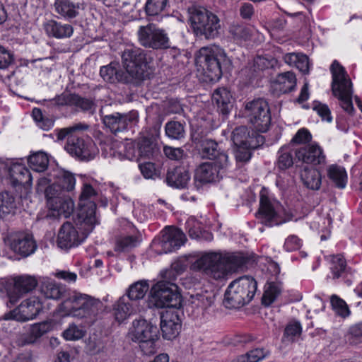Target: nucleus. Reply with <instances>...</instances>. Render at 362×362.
Segmentation results:
<instances>
[{"instance_id": "nucleus-37", "label": "nucleus", "mask_w": 362, "mask_h": 362, "mask_svg": "<svg viewBox=\"0 0 362 362\" xmlns=\"http://www.w3.org/2000/svg\"><path fill=\"white\" fill-rule=\"evenodd\" d=\"M296 85V76L291 71H286L278 74L274 83V89L280 93H287L292 91Z\"/></svg>"}, {"instance_id": "nucleus-4", "label": "nucleus", "mask_w": 362, "mask_h": 362, "mask_svg": "<svg viewBox=\"0 0 362 362\" xmlns=\"http://www.w3.org/2000/svg\"><path fill=\"white\" fill-rule=\"evenodd\" d=\"M88 128L87 124L78 123L72 127L58 129L57 133L58 140H64L67 138V143L65 146L66 151L81 160H90L93 157L94 145L92 141L89 139L86 140L77 133L78 131L85 130Z\"/></svg>"}, {"instance_id": "nucleus-27", "label": "nucleus", "mask_w": 362, "mask_h": 362, "mask_svg": "<svg viewBox=\"0 0 362 362\" xmlns=\"http://www.w3.org/2000/svg\"><path fill=\"white\" fill-rule=\"evenodd\" d=\"M40 292L46 298L52 300H59L66 296V287L54 280L43 277L40 281Z\"/></svg>"}, {"instance_id": "nucleus-18", "label": "nucleus", "mask_w": 362, "mask_h": 362, "mask_svg": "<svg viewBox=\"0 0 362 362\" xmlns=\"http://www.w3.org/2000/svg\"><path fill=\"white\" fill-rule=\"evenodd\" d=\"M186 237L182 230L166 227L160 238L154 240L152 247L158 254L172 252L179 249L185 242Z\"/></svg>"}, {"instance_id": "nucleus-54", "label": "nucleus", "mask_w": 362, "mask_h": 362, "mask_svg": "<svg viewBox=\"0 0 362 362\" xmlns=\"http://www.w3.org/2000/svg\"><path fill=\"white\" fill-rule=\"evenodd\" d=\"M301 333V326L299 322H295L288 324L284 330V338L289 342H293L296 337Z\"/></svg>"}, {"instance_id": "nucleus-39", "label": "nucleus", "mask_w": 362, "mask_h": 362, "mask_svg": "<svg viewBox=\"0 0 362 362\" xmlns=\"http://www.w3.org/2000/svg\"><path fill=\"white\" fill-rule=\"evenodd\" d=\"M17 205L16 199L7 191L0 193V218H5L16 213Z\"/></svg>"}, {"instance_id": "nucleus-57", "label": "nucleus", "mask_w": 362, "mask_h": 362, "mask_svg": "<svg viewBox=\"0 0 362 362\" xmlns=\"http://www.w3.org/2000/svg\"><path fill=\"white\" fill-rule=\"evenodd\" d=\"M14 63L13 54L0 45V69H6Z\"/></svg>"}, {"instance_id": "nucleus-60", "label": "nucleus", "mask_w": 362, "mask_h": 362, "mask_svg": "<svg viewBox=\"0 0 362 362\" xmlns=\"http://www.w3.org/2000/svg\"><path fill=\"white\" fill-rule=\"evenodd\" d=\"M313 110L317 112L322 120H326L328 122L332 121L331 112L327 105L315 102L313 105Z\"/></svg>"}, {"instance_id": "nucleus-62", "label": "nucleus", "mask_w": 362, "mask_h": 362, "mask_svg": "<svg viewBox=\"0 0 362 362\" xmlns=\"http://www.w3.org/2000/svg\"><path fill=\"white\" fill-rule=\"evenodd\" d=\"M267 355V352L263 349H255L247 353L245 356L248 362H259Z\"/></svg>"}, {"instance_id": "nucleus-48", "label": "nucleus", "mask_w": 362, "mask_h": 362, "mask_svg": "<svg viewBox=\"0 0 362 362\" xmlns=\"http://www.w3.org/2000/svg\"><path fill=\"white\" fill-rule=\"evenodd\" d=\"M71 106H75L83 112L93 115L95 112L96 104L90 98H83L74 93Z\"/></svg>"}, {"instance_id": "nucleus-16", "label": "nucleus", "mask_w": 362, "mask_h": 362, "mask_svg": "<svg viewBox=\"0 0 362 362\" xmlns=\"http://www.w3.org/2000/svg\"><path fill=\"white\" fill-rule=\"evenodd\" d=\"M109 108L110 107L107 105L102 107L99 113L103 124L112 133L117 134L122 132L138 120V113L136 111L124 114L117 112L110 113Z\"/></svg>"}, {"instance_id": "nucleus-38", "label": "nucleus", "mask_w": 362, "mask_h": 362, "mask_svg": "<svg viewBox=\"0 0 362 362\" xmlns=\"http://www.w3.org/2000/svg\"><path fill=\"white\" fill-rule=\"evenodd\" d=\"M79 3L74 4L70 0H56L54 2L55 11L65 18L71 19L78 15Z\"/></svg>"}, {"instance_id": "nucleus-32", "label": "nucleus", "mask_w": 362, "mask_h": 362, "mask_svg": "<svg viewBox=\"0 0 362 362\" xmlns=\"http://www.w3.org/2000/svg\"><path fill=\"white\" fill-rule=\"evenodd\" d=\"M190 176L188 170L183 166L168 168L165 181L169 186L175 188H185Z\"/></svg>"}, {"instance_id": "nucleus-5", "label": "nucleus", "mask_w": 362, "mask_h": 362, "mask_svg": "<svg viewBox=\"0 0 362 362\" xmlns=\"http://www.w3.org/2000/svg\"><path fill=\"white\" fill-rule=\"evenodd\" d=\"M257 283L249 276H241L233 281L228 286L223 304L228 308H238L250 303L257 291Z\"/></svg>"}, {"instance_id": "nucleus-15", "label": "nucleus", "mask_w": 362, "mask_h": 362, "mask_svg": "<svg viewBox=\"0 0 362 362\" xmlns=\"http://www.w3.org/2000/svg\"><path fill=\"white\" fill-rule=\"evenodd\" d=\"M137 37L140 45L145 48L164 49L170 47V39L165 30L152 23L140 26Z\"/></svg>"}, {"instance_id": "nucleus-56", "label": "nucleus", "mask_w": 362, "mask_h": 362, "mask_svg": "<svg viewBox=\"0 0 362 362\" xmlns=\"http://www.w3.org/2000/svg\"><path fill=\"white\" fill-rule=\"evenodd\" d=\"M237 148L235 151V157L238 163L244 164L248 162L251 158L250 149L253 148L247 147V146H236Z\"/></svg>"}, {"instance_id": "nucleus-55", "label": "nucleus", "mask_w": 362, "mask_h": 362, "mask_svg": "<svg viewBox=\"0 0 362 362\" xmlns=\"http://www.w3.org/2000/svg\"><path fill=\"white\" fill-rule=\"evenodd\" d=\"M74 93H62L57 95L54 98L50 100L49 106L52 107H62V106H71Z\"/></svg>"}, {"instance_id": "nucleus-34", "label": "nucleus", "mask_w": 362, "mask_h": 362, "mask_svg": "<svg viewBox=\"0 0 362 362\" xmlns=\"http://www.w3.org/2000/svg\"><path fill=\"white\" fill-rule=\"evenodd\" d=\"M253 33V28L243 23H232L228 27L230 38L239 45L251 40Z\"/></svg>"}, {"instance_id": "nucleus-40", "label": "nucleus", "mask_w": 362, "mask_h": 362, "mask_svg": "<svg viewBox=\"0 0 362 362\" xmlns=\"http://www.w3.org/2000/svg\"><path fill=\"white\" fill-rule=\"evenodd\" d=\"M303 184L309 189L317 190L321 185V175L316 169L305 167L300 174Z\"/></svg>"}, {"instance_id": "nucleus-22", "label": "nucleus", "mask_w": 362, "mask_h": 362, "mask_svg": "<svg viewBox=\"0 0 362 362\" xmlns=\"http://www.w3.org/2000/svg\"><path fill=\"white\" fill-rule=\"evenodd\" d=\"M229 169L230 168L221 169L220 167L214 162L202 163L195 170V182L207 184L218 182Z\"/></svg>"}, {"instance_id": "nucleus-63", "label": "nucleus", "mask_w": 362, "mask_h": 362, "mask_svg": "<svg viewBox=\"0 0 362 362\" xmlns=\"http://www.w3.org/2000/svg\"><path fill=\"white\" fill-rule=\"evenodd\" d=\"M301 240L296 235H291L288 236L285 241L284 247L288 251H293L300 249Z\"/></svg>"}, {"instance_id": "nucleus-1", "label": "nucleus", "mask_w": 362, "mask_h": 362, "mask_svg": "<svg viewBox=\"0 0 362 362\" xmlns=\"http://www.w3.org/2000/svg\"><path fill=\"white\" fill-rule=\"evenodd\" d=\"M243 253H223L209 252L202 254L190 267L194 272H202L215 280H221L247 262Z\"/></svg>"}, {"instance_id": "nucleus-46", "label": "nucleus", "mask_w": 362, "mask_h": 362, "mask_svg": "<svg viewBox=\"0 0 362 362\" xmlns=\"http://www.w3.org/2000/svg\"><path fill=\"white\" fill-rule=\"evenodd\" d=\"M293 165V158L288 146H283L278 151L276 167L280 170L288 169Z\"/></svg>"}, {"instance_id": "nucleus-23", "label": "nucleus", "mask_w": 362, "mask_h": 362, "mask_svg": "<svg viewBox=\"0 0 362 362\" xmlns=\"http://www.w3.org/2000/svg\"><path fill=\"white\" fill-rule=\"evenodd\" d=\"M201 153L203 158L214 160L221 169L230 168L227 153L222 150L218 144L212 139H204L202 141Z\"/></svg>"}, {"instance_id": "nucleus-9", "label": "nucleus", "mask_w": 362, "mask_h": 362, "mask_svg": "<svg viewBox=\"0 0 362 362\" xmlns=\"http://www.w3.org/2000/svg\"><path fill=\"white\" fill-rule=\"evenodd\" d=\"M243 115L251 128L258 132H266L271 124L272 116L268 103L257 98L245 103Z\"/></svg>"}, {"instance_id": "nucleus-7", "label": "nucleus", "mask_w": 362, "mask_h": 362, "mask_svg": "<svg viewBox=\"0 0 362 362\" xmlns=\"http://www.w3.org/2000/svg\"><path fill=\"white\" fill-rule=\"evenodd\" d=\"M330 70L332 74V90L340 101V106L345 112L352 114V83L344 68L337 61H334Z\"/></svg>"}, {"instance_id": "nucleus-45", "label": "nucleus", "mask_w": 362, "mask_h": 362, "mask_svg": "<svg viewBox=\"0 0 362 362\" xmlns=\"http://www.w3.org/2000/svg\"><path fill=\"white\" fill-rule=\"evenodd\" d=\"M49 330V325L47 322H42L33 325L27 334L23 337L25 344H33L40 338L43 334Z\"/></svg>"}, {"instance_id": "nucleus-8", "label": "nucleus", "mask_w": 362, "mask_h": 362, "mask_svg": "<svg viewBox=\"0 0 362 362\" xmlns=\"http://www.w3.org/2000/svg\"><path fill=\"white\" fill-rule=\"evenodd\" d=\"M197 61L211 81L220 79L222 76V64L228 65L230 63L225 51L218 46L202 47L199 50Z\"/></svg>"}, {"instance_id": "nucleus-33", "label": "nucleus", "mask_w": 362, "mask_h": 362, "mask_svg": "<svg viewBox=\"0 0 362 362\" xmlns=\"http://www.w3.org/2000/svg\"><path fill=\"white\" fill-rule=\"evenodd\" d=\"M233 97L226 88H216L212 94V101L223 115H228L233 107Z\"/></svg>"}, {"instance_id": "nucleus-42", "label": "nucleus", "mask_w": 362, "mask_h": 362, "mask_svg": "<svg viewBox=\"0 0 362 362\" xmlns=\"http://www.w3.org/2000/svg\"><path fill=\"white\" fill-rule=\"evenodd\" d=\"M149 289L148 284L146 281H139L132 284L127 291V298L129 300L137 303L136 302L142 299Z\"/></svg>"}, {"instance_id": "nucleus-47", "label": "nucleus", "mask_w": 362, "mask_h": 362, "mask_svg": "<svg viewBox=\"0 0 362 362\" xmlns=\"http://www.w3.org/2000/svg\"><path fill=\"white\" fill-rule=\"evenodd\" d=\"M28 163L34 171L42 172L47 168L49 159L46 153L37 152L28 158Z\"/></svg>"}, {"instance_id": "nucleus-36", "label": "nucleus", "mask_w": 362, "mask_h": 362, "mask_svg": "<svg viewBox=\"0 0 362 362\" xmlns=\"http://www.w3.org/2000/svg\"><path fill=\"white\" fill-rule=\"evenodd\" d=\"M52 176L56 179L52 185L57 186L62 192H71L74 189L76 179L74 174L62 170H57L54 172Z\"/></svg>"}, {"instance_id": "nucleus-35", "label": "nucleus", "mask_w": 362, "mask_h": 362, "mask_svg": "<svg viewBox=\"0 0 362 362\" xmlns=\"http://www.w3.org/2000/svg\"><path fill=\"white\" fill-rule=\"evenodd\" d=\"M44 29L48 36L57 39L69 37L74 32L71 25L62 24L54 20H49L45 23Z\"/></svg>"}, {"instance_id": "nucleus-31", "label": "nucleus", "mask_w": 362, "mask_h": 362, "mask_svg": "<svg viewBox=\"0 0 362 362\" xmlns=\"http://www.w3.org/2000/svg\"><path fill=\"white\" fill-rule=\"evenodd\" d=\"M138 305L125 296L120 297L113 305V315L119 322H123L137 311Z\"/></svg>"}, {"instance_id": "nucleus-25", "label": "nucleus", "mask_w": 362, "mask_h": 362, "mask_svg": "<svg viewBox=\"0 0 362 362\" xmlns=\"http://www.w3.org/2000/svg\"><path fill=\"white\" fill-rule=\"evenodd\" d=\"M42 309V305L36 297L23 301L21 305L11 312V318L21 322L34 319Z\"/></svg>"}, {"instance_id": "nucleus-59", "label": "nucleus", "mask_w": 362, "mask_h": 362, "mask_svg": "<svg viewBox=\"0 0 362 362\" xmlns=\"http://www.w3.org/2000/svg\"><path fill=\"white\" fill-rule=\"evenodd\" d=\"M63 336L66 340H78L84 336V332L72 324L64 331Z\"/></svg>"}, {"instance_id": "nucleus-13", "label": "nucleus", "mask_w": 362, "mask_h": 362, "mask_svg": "<svg viewBox=\"0 0 362 362\" xmlns=\"http://www.w3.org/2000/svg\"><path fill=\"white\" fill-rule=\"evenodd\" d=\"M47 204L49 209L48 217L68 218L74 211V204L70 197L66 195L54 185H50L45 189Z\"/></svg>"}, {"instance_id": "nucleus-3", "label": "nucleus", "mask_w": 362, "mask_h": 362, "mask_svg": "<svg viewBox=\"0 0 362 362\" xmlns=\"http://www.w3.org/2000/svg\"><path fill=\"white\" fill-rule=\"evenodd\" d=\"M188 12L190 27L197 37L214 40L220 35L221 26L216 14L202 6H192Z\"/></svg>"}, {"instance_id": "nucleus-29", "label": "nucleus", "mask_w": 362, "mask_h": 362, "mask_svg": "<svg viewBox=\"0 0 362 362\" xmlns=\"http://www.w3.org/2000/svg\"><path fill=\"white\" fill-rule=\"evenodd\" d=\"M214 300L215 295L212 291H204L190 296L189 306L196 310L197 314L204 315L212 307Z\"/></svg>"}, {"instance_id": "nucleus-50", "label": "nucleus", "mask_w": 362, "mask_h": 362, "mask_svg": "<svg viewBox=\"0 0 362 362\" xmlns=\"http://www.w3.org/2000/svg\"><path fill=\"white\" fill-rule=\"evenodd\" d=\"M168 6V0H146L145 12L148 17L161 14Z\"/></svg>"}, {"instance_id": "nucleus-52", "label": "nucleus", "mask_w": 362, "mask_h": 362, "mask_svg": "<svg viewBox=\"0 0 362 362\" xmlns=\"http://www.w3.org/2000/svg\"><path fill=\"white\" fill-rule=\"evenodd\" d=\"M281 291V289L278 284L275 283L268 284L262 298V304L266 306L270 305L279 296Z\"/></svg>"}, {"instance_id": "nucleus-28", "label": "nucleus", "mask_w": 362, "mask_h": 362, "mask_svg": "<svg viewBox=\"0 0 362 362\" xmlns=\"http://www.w3.org/2000/svg\"><path fill=\"white\" fill-rule=\"evenodd\" d=\"M11 185L13 187L23 186L27 190L32 183V175L29 170L21 164H13L9 168Z\"/></svg>"}, {"instance_id": "nucleus-20", "label": "nucleus", "mask_w": 362, "mask_h": 362, "mask_svg": "<svg viewBox=\"0 0 362 362\" xmlns=\"http://www.w3.org/2000/svg\"><path fill=\"white\" fill-rule=\"evenodd\" d=\"M160 330L163 337L167 340L175 339L181 329V320L177 311L166 310L160 313Z\"/></svg>"}, {"instance_id": "nucleus-19", "label": "nucleus", "mask_w": 362, "mask_h": 362, "mask_svg": "<svg viewBox=\"0 0 362 362\" xmlns=\"http://www.w3.org/2000/svg\"><path fill=\"white\" fill-rule=\"evenodd\" d=\"M13 285L7 289V296L11 305L36 288L38 281L35 276L19 275L13 279Z\"/></svg>"}, {"instance_id": "nucleus-61", "label": "nucleus", "mask_w": 362, "mask_h": 362, "mask_svg": "<svg viewBox=\"0 0 362 362\" xmlns=\"http://www.w3.org/2000/svg\"><path fill=\"white\" fill-rule=\"evenodd\" d=\"M312 136L306 129H300L292 139L291 144H306L311 141Z\"/></svg>"}, {"instance_id": "nucleus-17", "label": "nucleus", "mask_w": 362, "mask_h": 362, "mask_svg": "<svg viewBox=\"0 0 362 362\" xmlns=\"http://www.w3.org/2000/svg\"><path fill=\"white\" fill-rule=\"evenodd\" d=\"M76 221L79 232L69 222L64 223L62 226L57 237V245L62 249H69L78 245L91 232L86 233V227L81 224L82 222L79 221L78 216Z\"/></svg>"}, {"instance_id": "nucleus-12", "label": "nucleus", "mask_w": 362, "mask_h": 362, "mask_svg": "<svg viewBox=\"0 0 362 362\" xmlns=\"http://www.w3.org/2000/svg\"><path fill=\"white\" fill-rule=\"evenodd\" d=\"M279 202L272 199L265 189L259 194V207L255 214L257 220L267 226H279L291 219V216L282 217L280 214Z\"/></svg>"}, {"instance_id": "nucleus-14", "label": "nucleus", "mask_w": 362, "mask_h": 362, "mask_svg": "<svg viewBox=\"0 0 362 362\" xmlns=\"http://www.w3.org/2000/svg\"><path fill=\"white\" fill-rule=\"evenodd\" d=\"M177 286L169 282H158L151 290L150 304L158 308H179L181 296Z\"/></svg>"}, {"instance_id": "nucleus-58", "label": "nucleus", "mask_w": 362, "mask_h": 362, "mask_svg": "<svg viewBox=\"0 0 362 362\" xmlns=\"http://www.w3.org/2000/svg\"><path fill=\"white\" fill-rule=\"evenodd\" d=\"M139 167L141 174L144 175L145 178L155 179L156 177L159 176L158 170H156L154 163L151 162L140 163L139 165Z\"/></svg>"}, {"instance_id": "nucleus-2", "label": "nucleus", "mask_w": 362, "mask_h": 362, "mask_svg": "<svg viewBox=\"0 0 362 362\" xmlns=\"http://www.w3.org/2000/svg\"><path fill=\"white\" fill-rule=\"evenodd\" d=\"M62 305L69 315L83 319L88 326L92 325L104 310V305L99 299L77 293L69 296Z\"/></svg>"}, {"instance_id": "nucleus-44", "label": "nucleus", "mask_w": 362, "mask_h": 362, "mask_svg": "<svg viewBox=\"0 0 362 362\" xmlns=\"http://www.w3.org/2000/svg\"><path fill=\"white\" fill-rule=\"evenodd\" d=\"M139 243L135 235H121L116 238L114 250L117 252H127L136 247Z\"/></svg>"}, {"instance_id": "nucleus-64", "label": "nucleus", "mask_w": 362, "mask_h": 362, "mask_svg": "<svg viewBox=\"0 0 362 362\" xmlns=\"http://www.w3.org/2000/svg\"><path fill=\"white\" fill-rule=\"evenodd\" d=\"M164 153L171 160H180L184 155V151L180 148L166 146L164 148Z\"/></svg>"}, {"instance_id": "nucleus-6", "label": "nucleus", "mask_w": 362, "mask_h": 362, "mask_svg": "<svg viewBox=\"0 0 362 362\" xmlns=\"http://www.w3.org/2000/svg\"><path fill=\"white\" fill-rule=\"evenodd\" d=\"M122 63L129 85L136 86L145 79L147 62L144 50L139 47L125 49L122 54Z\"/></svg>"}, {"instance_id": "nucleus-24", "label": "nucleus", "mask_w": 362, "mask_h": 362, "mask_svg": "<svg viewBox=\"0 0 362 362\" xmlns=\"http://www.w3.org/2000/svg\"><path fill=\"white\" fill-rule=\"evenodd\" d=\"M257 132L254 129L250 132L245 126L238 127L232 133L233 142L235 146L257 148L264 141V137Z\"/></svg>"}, {"instance_id": "nucleus-49", "label": "nucleus", "mask_w": 362, "mask_h": 362, "mask_svg": "<svg viewBox=\"0 0 362 362\" xmlns=\"http://www.w3.org/2000/svg\"><path fill=\"white\" fill-rule=\"evenodd\" d=\"M165 131L166 135L173 139H181L185 136V129L183 123L177 121H170L165 124Z\"/></svg>"}, {"instance_id": "nucleus-41", "label": "nucleus", "mask_w": 362, "mask_h": 362, "mask_svg": "<svg viewBox=\"0 0 362 362\" xmlns=\"http://www.w3.org/2000/svg\"><path fill=\"white\" fill-rule=\"evenodd\" d=\"M156 143L150 138L143 137L137 143L138 158L151 159L157 153Z\"/></svg>"}, {"instance_id": "nucleus-21", "label": "nucleus", "mask_w": 362, "mask_h": 362, "mask_svg": "<svg viewBox=\"0 0 362 362\" xmlns=\"http://www.w3.org/2000/svg\"><path fill=\"white\" fill-rule=\"evenodd\" d=\"M11 250L15 253L26 257L37 249V244L32 235L25 233L12 234L8 238Z\"/></svg>"}, {"instance_id": "nucleus-11", "label": "nucleus", "mask_w": 362, "mask_h": 362, "mask_svg": "<svg viewBox=\"0 0 362 362\" xmlns=\"http://www.w3.org/2000/svg\"><path fill=\"white\" fill-rule=\"evenodd\" d=\"M98 192L90 184L85 183L81 189L78 202V216L82 226L86 227V233L92 231L97 223L95 217Z\"/></svg>"}, {"instance_id": "nucleus-51", "label": "nucleus", "mask_w": 362, "mask_h": 362, "mask_svg": "<svg viewBox=\"0 0 362 362\" xmlns=\"http://www.w3.org/2000/svg\"><path fill=\"white\" fill-rule=\"evenodd\" d=\"M331 270L334 279L341 277L346 269V262L341 255H332L331 257Z\"/></svg>"}, {"instance_id": "nucleus-53", "label": "nucleus", "mask_w": 362, "mask_h": 362, "mask_svg": "<svg viewBox=\"0 0 362 362\" xmlns=\"http://www.w3.org/2000/svg\"><path fill=\"white\" fill-rule=\"evenodd\" d=\"M330 302L332 308L338 315L345 318L350 315L351 312L346 302L337 295H332L331 296Z\"/></svg>"}, {"instance_id": "nucleus-43", "label": "nucleus", "mask_w": 362, "mask_h": 362, "mask_svg": "<svg viewBox=\"0 0 362 362\" xmlns=\"http://www.w3.org/2000/svg\"><path fill=\"white\" fill-rule=\"evenodd\" d=\"M327 175L337 187L344 189L346 187L347 175L344 168L332 165L328 168Z\"/></svg>"}, {"instance_id": "nucleus-26", "label": "nucleus", "mask_w": 362, "mask_h": 362, "mask_svg": "<svg viewBox=\"0 0 362 362\" xmlns=\"http://www.w3.org/2000/svg\"><path fill=\"white\" fill-rule=\"evenodd\" d=\"M296 156L298 160L313 165H320L325 161L322 149L315 144L296 150Z\"/></svg>"}, {"instance_id": "nucleus-10", "label": "nucleus", "mask_w": 362, "mask_h": 362, "mask_svg": "<svg viewBox=\"0 0 362 362\" xmlns=\"http://www.w3.org/2000/svg\"><path fill=\"white\" fill-rule=\"evenodd\" d=\"M132 341L139 343V347L145 355L156 351L155 343L158 339V327L144 319L135 320L130 332Z\"/></svg>"}, {"instance_id": "nucleus-30", "label": "nucleus", "mask_w": 362, "mask_h": 362, "mask_svg": "<svg viewBox=\"0 0 362 362\" xmlns=\"http://www.w3.org/2000/svg\"><path fill=\"white\" fill-rule=\"evenodd\" d=\"M100 74L107 82L129 84L124 71L121 69L119 64L117 62H111L107 66H102Z\"/></svg>"}]
</instances>
